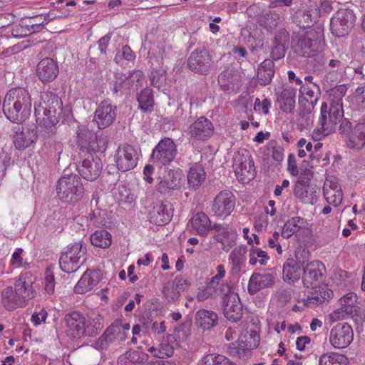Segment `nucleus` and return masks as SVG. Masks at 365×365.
<instances>
[{
    "instance_id": "nucleus-1",
    "label": "nucleus",
    "mask_w": 365,
    "mask_h": 365,
    "mask_svg": "<svg viewBox=\"0 0 365 365\" xmlns=\"http://www.w3.org/2000/svg\"><path fill=\"white\" fill-rule=\"evenodd\" d=\"M329 93L330 106L323 103L317 128L312 133L314 140H320L335 130L336 125L344 116L342 98L346 95L347 87L341 84L327 90Z\"/></svg>"
},
{
    "instance_id": "nucleus-2",
    "label": "nucleus",
    "mask_w": 365,
    "mask_h": 365,
    "mask_svg": "<svg viewBox=\"0 0 365 365\" xmlns=\"http://www.w3.org/2000/svg\"><path fill=\"white\" fill-rule=\"evenodd\" d=\"M62 114V102L51 92H45L41 95V101L35 108L36 121L40 128V135L45 137L53 135L56 132V124Z\"/></svg>"
},
{
    "instance_id": "nucleus-3",
    "label": "nucleus",
    "mask_w": 365,
    "mask_h": 365,
    "mask_svg": "<svg viewBox=\"0 0 365 365\" xmlns=\"http://www.w3.org/2000/svg\"><path fill=\"white\" fill-rule=\"evenodd\" d=\"M31 99L27 90L16 87L6 94L2 110L6 117L14 123L25 120L31 113Z\"/></svg>"
},
{
    "instance_id": "nucleus-4",
    "label": "nucleus",
    "mask_w": 365,
    "mask_h": 365,
    "mask_svg": "<svg viewBox=\"0 0 365 365\" xmlns=\"http://www.w3.org/2000/svg\"><path fill=\"white\" fill-rule=\"evenodd\" d=\"M56 192L61 201L74 203L82 198L84 188L81 178L75 174H71L62 176L58 180Z\"/></svg>"
},
{
    "instance_id": "nucleus-5",
    "label": "nucleus",
    "mask_w": 365,
    "mask_h": 365,
    "mask_svg": "<svg viewBox=\"0 0 365 365\" xmlns=\"http://www.w3.org/2000/svg\"><path fill=\"white\" fill-rule=\"evenodd\" d=\"M339 132L345 135L349 148L359 151L365 147V123H358L354 127L346 118L339 122Z\"/></svg>"
},
{
    "instance_id": "nucleus-6",
    "label": "nucleus",
    "mask_w": 365,
    "mask_h": 365,
    "mask_svg": "<svg viewBox=\"0 0 365 365\" xmlns=\"http://www.w3.org/2000/svg\"><path fill=\"white\" fill-rule=\"evenodd\" d=\"M86 253V248L82 242L69 245L67 250L62 252L59 259L61 270L66 273H73L77 271L81 263L85 260Z\"/></svg>"
},
{
    "instance_id": "nucleus-7",
    "label": "nucleus",
    "mask_w": 365,
    "mask_h": 365,
    "mask_svg": "<svg viewBox=\"0 0 365 365\" xmlns=\"http://www.w3.org/2000/svg\"><path fill=\"white\" fill-rule=\"evenodd\" d=\"M238 181L248 182L255 178V168L254 161L249 150L241 149L235 153L232 165Z\"/></svg>"
},
{
    "instance_id": "nucleus-8",
    "label": "nucleus",
    "mask_w": 365,
    "mask_h": 365,
    "mask_svg": "<svg viewBox=\"0 0 365 365\" xmlns=\"http://www.w3.org/2000/svg\"><path fill=\"white\" fill-rule=\"evenodd\" d=\"M321 46L318 34L310 30L305 34L297 36L292 41V48L294 53L302 57H311L315 55Z\"/></svg>"
},
{
    "instance_id": "nucleus-9",
    "label": "nucleus",
    "mask_w": 365,
    "mask_h": 365,
    "mask_svg": "<svg viewBox=\"0 0 365 365\" xmlns=\"http://www.w3.org/2000/svg\"><path fill=\"white\" fill-rule=\"evenodd\" d=\"M356 16L351 9H339L331 19V34L337 37H343L349 34L355 24Z\"/></svg>"
},
{
    "instance_id": "nucleus-10",
    "label": "nucleus",
    "mask_w": 365,
    "mask_h": 365,
    "mask_svg": "<svg viewBox=\"0 0 365 365\" xmlns=\"http://www.w3.org/2000/svg\"><path fill=\"white\" fill-rule=\"evenodd\" d=\"M213 63L212 55L205 48L195 49L187 61V66L192 72L205 76L210 73Z\"/></svg>"
},
{
    "instance_id": "nucleus-11",
    "label": "nucleus",
    "mask_w": 365,
    "mask_h": 365,
    "mask_svg": "<svg viewBox=\"0 0 365 365\" xmlns=\"http://www.w3.org/2000/svg\"><path fill=\"white\" fill-rule=\"evenodd\" d=\"M81 155L85 158L81 164L78 166L79 174L87 180L93 181L96 180L101 173L102 163L101 159L95 155L93 151H88L87 153Z\"/></svg>"
},
{
    "instance_id": "nucleus-12",
    "label": "nucleus",
    "mask_w": 365,
    "mask_h": 365,
    "mask_svg": "<svg viewBox=\"0 0 365 365\" xmlns=\"http://www.w3.org/2000/svg\"><path fill=\"white\" fill-rule=\"evenodd\" d=\"M325 267L319 261H312L304 267L302 273V282L304 287L312 289L319 287L324 282Z\"/></svg>"
},
{
    "instance_id": "nucleus-13",
    "label": "nucleus",
    "mask_w": 365,
    "mask_h": 365,
    "mask_svg": "<svg viewBox=\"0 0 365 365\" xmlns=\"http://www.w3.org/2000/svg\"><path fill=\"white\" fill-rule=\"evenodd\" d=\"M138 160L137 150L130 144L120 145L116 150L115 161L119 170L125 172L134 168Z\"/></svg>"
},
{
    "instance_id": "nucleus-14",
    "label": "nucleus",
    "mask_w": 365,
    "mask_h": 365,
    "mask_svg": "<svg viewBox=\"0 0 365 365\" xmlns=\"http://www.w3.org/2000/svg\"><path fill=\"white\" fill-rule=\"evenodd\" d=\"M176 154V144L171 138H165L153 149L151 158L154 162L168 165L174 160Z\"/></svg>"
},
{
    "instance_id": "nucleus-15",
    "label": "nucleus",
    "mask_w": 365,
    "mask_h": 365,
    "mask_svg": "<svg viewBox=\"0 0 365 365\" xmlns=\"http://www.w3.org/2000/svg\"><path fill=\"white\" fill-rule=\"evenodd\" d=\"M116 115L117 107L113 106L109 100H104L96 108L93 121L99 129H104L114 123Z\"/></svg>"
},
{
    "instance_id": "nucleus-16",
    "label": "nucleus",
    "mask_w": 365,
    "mask_h": 365,
    "mask_svg": "<svg viewBox=\"0 0 365 365\" xmlns=\"http://www.w3.org/2000/svg\"><path fill=\"white\" fill-rule=\"evenodd\" d=\"M353 338L351 327L347 323H339L331 329L329 341L334 347L343 349L351 343Z\"/></svg>"
},
{
    "instance_id": "nucleus-17",
    "label": "nucleus",
    "mask_w": 365,
    "mask_h": 365,
    "mask_svg": "<svg viewBox=\"0 0 365 365\" xmlns=\"http://www.w3.org/2000/svg\"><path fill=\"white\" fill-rule=\"evenodd\" d=\"M235 207V197L230 190L220 192L213 200L212 212L217 217H226Z\"/></svg>"
},
{
    "instance_id": "nucleus-18",
    "label": "nucleus",
    "mask_w": 365,
    "mask_h": 365,
    "mask_svg": "<svg viewBox=\"0 0 365 365\" xmlns=\"http://www.w3.org/2000/svg\"><path fill=\"white\" fill-rule=\"evenodd\" d=\"M66 332L71 338H81L85 336L86 319L79 312H72L64 317Z\"/></svg>"
},
{
    "instance_id": "nucleus-19",
    "label": "nucleus",
    "mask_w": 365,
    "mask_h": 365,
    "mask_svg": "<svg viewBox=\"0 0 365 365\" xmlns=\"http://www.w3.org/2000/svg\"><path fill=\"white\" fill-rule=\"evenodd\" d=\"M190 285V282L182 277H176L174 280L165 284L162 293L166 301L169 303H175L180 297V293L186 291Z\"/></svg>"
},
{
    "instance_id": "nucleus-20",
    "label": "nucleus",
    "mask_w": 365,
    "mask_h": 365,
    "mask_svg": "<svg viewBox=\"0 0 365 365\" xmlns=\"http://www.w3.org/2000/svg\"><path fill=\"white\" fill-rule=\"evenodd\" d=\"M36 281L35 276L31 272H25L19 275L16 281L14 289L27 304L28 301L35 297L36 291L34 283Z\"/></svg>"
},
{
    "instance_id": "nucleus-21",
    "label": "nucleus",
    "mask_w": 365,
    "mask_h": 365,
    "mask_svg": "<svg viewBox=\"0 0 365 365\" xmlns=\"http://www.w3.org/2000/svg\"><path fill=\"white\" fill-rule=\"evenodd\" d=\"M214 132L211 121L205 117H200L189 127L188 134L191 138L205 141L210 138Z\"/></svg>"
},
{
    "instance_id": "nucleus-22",
    "label": "nucleus",
    "mask_w": 365,
    "mask_h": 365,
    "mask_svg": "<svg viewBox=\"0 0 365 365\" xmlns=\"http://www.w3.org/2000/svg\"><path fill=\"white\" fill-rule=\"evenodd\" d=\"M59 68L57 62L51 58H44L36 66V74L43 83L53 81L58 75Z\"/></svg>"
},
{
    "instance_id": "nucleus-23",
    "label": "nucleus",
    "mask_w": 365,
    "mask_h": 365,
    "mask_svg": "<svg viewBox=\"0 0 365 365\" xmlns=\"http://www.w3.org/2000/svg\"><path fill=\"white\" fill-rule=\"evenodd\" d=\"M13 143L17 150H24L34 143L36 138L32 132L19 123L13 128Z\"/></svg>"
},
{
    "instance_id": "nucleus-24",
    "label": "nucleus",
    "mask_w": 365,
    "mask_h": 365,
    "mask_svg": "<svg viewBox=\"0 0 365 365\" xmlns=\"http://www.w3.org/2000/svg\"><path fill=\"white\" fill-rule=\"evenodd\" d=\"M101 275L99 269L86 270L75 286V292L84 294L91 290L101 281Z\"/></svg>"
},
{
    "instance_id": "nucleus-25",
    "label": "nucleus",
    "mask_w": 365,
    "mask_h": 365,
    "mask_svg": "<svg viewBox=\"0 0 365 365\" xmlns=\"http://www.w3.org/2000/svg\"><path fill=\"white\" fill-rule=\"evenodd\" d=\"M358 297L356 294L349 292L344 295L340 299V304L346 310L351 314V319L356 322L359 323L364 320L365 315L363 313L361 307L357 303Z\"/></svg>"
},
{
    "instance_id": "nucleus-26",
    "label": "nucleus",
    "mask_w": 365,
    "mask_h": 365,
    "mask_svg": "<svg viewBox=\"0 0 365 365\" xmlns=\"http://www.w3.org/2000/svg\"><path fill=\"white\" fill-rule=\"evenodd\" d=\"M180 182V177L178 171L169 170L165 175L159 178L156 189L161 194L169 195L172 190L178 189Z\"/></svg>"
},
{
    "instance_id": "nucleus-27",
    "label": "nucleus",
    "mask_w": 365,
    "mask_h": 365,
    "mask_svg": "<svg viewBox=\"0 0 365 365\" xmlns=\"http://www.w3.org/2000/svg\"><path fill=\"white\" fill-rule=\"evenodd\" d=\"M273 274L265 273H253L250 278L247 289L250 294H255L259 290L272 287L274 284Z\"/></svg>"
},
{
    "instance_id": "nucleus-28",
    "label": "nucleus",
    "mask_w": 365,
    "mask_h": 365,
    "mask_svg": "<svg viewBox=\"0 0 365 365\" xmlns=\"http://www.w3.org/2000/svg\"><path fill=\"white\" fill-rule=\"evenodd\" d=\"M173 216L172 204L169 201H162L160 205L155 206L150 212V222L163 225L168 223Z\"/></svg>"
},
{
    "instance_id": "nucleus-29",
    "label": "nucleus",
    "mask_w": 365,
    "mask_h": 365,
    "mask_svg": "<svg viewBox=\"0 0 365 365\" xmlns=\"http://www.w3.org/2000/svg\"><path fill=\"white\" fill-rule=\"evenodd\" d=\"M310 178L300 176L296 182L294 189V194L296 197L304 203H312L313 187L309 185Z\"/></svg>"
},
{
    "instance_id": "nucleus-30",
    "label": "nucleus",
    "mask_w": 365,
    "mask_h": 365,
    "mask_svg": "<svg viewBox=\"0 0 365 365\" xmlns=\"http://www.w3.org/2000/svg\"><path fill=\"white\" fill-rule=\"evenodd\" d=\"M1 302L6 309L9 311L25 307L27 304L23 298L17 294L16 289L11 286L6 287L2 291Z\"/></svg>"
},
{
    "instance_id": "nucleus-31",
    "label": "nucleus",
    "mask_w": 365,
    "mask_h": 365,
    "mask_svg": "<svg viewBox=\"0 0 365 365\" xmlns=\"http://www.w3.org/2000/svg\"><path fill=\"white\" fill-rule=\"evenodd\" d=\"M225 317L230 321L236 322L241 319L243 315L242 305L238 295H233L229 302L222 304Z\"/></svg>"
},
{
    "instance_id": "nucleus-32",
    "label": "nucleus",
    "mask_w": 365,
    "mask_h": 365,
    "mask_svg": "<svg viewBox=\"0 0 365 365\" xmlns=\"http://www.w3.org/2000/svg\"><path fill=\"white\" fill-rule=\"evenodd\" d=\"M126 339V334L123 331V328L120 324H112L107 328L104 334L98 339V344L101 346H107L110 343L113 342L115 339H118L121 341H125Z\"/></svg>"
},
{
    "instance_id": "nucleus-33",
    "label": "nucleus",
    "mask_w": 365,
    "mask_h": 365,
    "mask_svg": "<svg viewBox=\"0 0 365 365\" xmlns=\"http://www.w3.org/2000/svg\"><path fill=\"white\" fill-rule=\"evenodd\" d=\"M296 96V88L292 86H287L283 88L281 94L277 98L282 111L290 113H293L295 108Z\"/></svg>"
},
{
    "instance_id": "nucleus-34",
    "label": "nucleus",
    "mask_w": 365,
    "mask_h": 365,
    "mask_svg": "<svg viewBox=\"0 0 365 365\" xmlns=\"http://www.w3.org/2000/svg\"><path fill=\"white\" fill-rule=\"evenodd\" d=\"M300 98L303 97L306 101L304 105L314 108L321 92L319 86L317 83H304L299 88Z\"/></svg>"
},
{
    "instance_id": "nucleus-35",
    "label": "nucleus",
    "mask_w": 365,
    "mask_h": 365,
    "mask_svg": "<svg viewBox=\"0 0 365 365\" xmlns=\"http://www.w3.org/2000/svg\"><path fill=\"white\" fill-rule=\"evenodd\" d=\"M148 355L141 350L130 349L118 359V365H140L148 360Z\"/></svg>"
},
{
    "instance_id": "nucleus-36",
    "label": "nucleus",
    "mask_w": 365,
    "mask_h": 365,
    "mask_svg": "<svg viewBox=\"0 0 365 365\" xmlns=\"http://www.w3.org/2000/svg\"><path fill=\"white\" fill-rule=\"evenodd\" d=\"M326 201L334 207L339 205L342 201L343 193L337 182H326L323 187Z\"/></svg>"
},
{
    "instance_id": "nucleus-37",
    "label": "nucleus",
    "mask_w": 365,
    "mask_h": 365,
    "mask_svg": "<svg viewBox=\"0 0 365 365\" xmlns=\"http://www.w3.org/2000/svg\"><path fill=\"white\" fill-rule=\"evenodd\" d=\"M274 75V63L270 59L264 60L257 68V81L261 86L269 85Z\"/></svg>"
},
{
    "instance_id": "nucleus-38",
    "label": "nucleus",
    "mask_w": 365,
    "mask_h": 365,
    "mask_svg": "<svg viewBox=\"0 0 365 365\" xmlns=\"http://www.w3.org/2000/svg\"><path fill=\"white\" fill-rule=\"evenodd\" d=\"M247 248L245 245L235 247L230 254L229 260L232 263L231 272L238 274L245 266V255Z\"/></svg>"
},
{
    "instance_id": "nucleus-39",
    "label": "nucleus",
    "mask_w": 365,
    "mask_h": 365,
    "mask_svg": "<svg viewBox=\"0 0 365 365\" xmlns=\"http://www.w3.org/2000/svg\"><path fill=\"white\" fill-rule=\"evenodd\" d=\"M218 317L215 312L206 309H200L196 313L195 323L203 329L208 330L217 324Z\"/></svg>"
},
{
    "instance_id": "nucleus-40",
    "label": "nucleus",
    "mask_w": 365,
    "mask_h": 365,
    "mask_svg": "<svg viewBox=\"0 0 365 365\" xmlns=\"http://www.w3.org/2000/svg\"><path fill=\"white\" fill-rule=\"evenodd\" d=\"M191 224L192 227L200 235H207L211 230V221L202 212H197L192 217Z\"/></svg>"
},
{
    "instance_id": "nucleus-41",
    "label": "nucleus",
    "mask_w": 365,
    "mask_h": 365,
    "mask_svg": "<svg viewBox=\"0 0 365 365\" xmlns=\"http://www.w3.org/2000/svg\"><path fill=\"white\" fill-rule=\"evenodd\" d=\"M311 289L313 290V292H312L310 302L315 304L329 302L333 295V292L324 282L319 285V287H313Z\"/></svg>"
},
{
    "instance_id": "nucleus-42",
    "label": "nucleus",
    "mask_w": 365,
    "mask_h": 365,
    "mask_svg": "<svg viewBox=\"0 0 365 365\" xmlns=\"http://www.w3.org/2000/svg\"><path fill=\"white\" fill-rule=\"evenodd\" d=\"M302 267L299 266L293 259H287L283 265V277L292 282L297 281L302 276Z\"/></svg>"
},
{
    "instance_id": "nucleus-43",
    "label": "nucleus",
    "mask_w": 365,
    "mask_h": 365,
    "mask_svg": "<svg viewBox=\"0 0 365 365\" xmlns=\"http://www.w3.org/2000/svg\"><path fill=\"white\" fill-rule=\"evenodd\" d=\"M305 221L300 217H294L287 220L282 230V237L288 239L304 226Z\"/></svg>"
},
{
    "instance_id": "nucleus-44",
    "label": "nucleus",
    "mask_w": 365,
    "mask_h": 365,
    "mask_svg": "<svg viewBox=\"0 0 365 365\" xmlns=\"http://www.w3.org/2000/svg\"><path fill=\"white\" fill-rule=\"evenodd\" d=\"M138 108L143 112H151L154 106V97L150 88H144L138 96Z\"/></svg>"
},
{
    "instance_id": "nucleus-45",
    "label": "nucleus",
    "mask_w": 365,
    "mask_h": 365,
    "mask_svg": "<svg viewBox=\"0 0 365 365\" xmlns=\"http://www.w3.org/2000/svg\"><path fill=\"white\" fill-rule=\"evenodd\" d=\"M205 179V172L202 165H196L190 168L187 181L190 187L197 188Z\"/></svg>"
},
{
    "instance_id": "nucleus-46",
    "label": "nucleus",
    "mask_w": 365,
    "mask_h": 365,
    "mask_svg": "<svg viewBox=\"0 0 365 365\" xmlns=\"http://www.w3.org/2000/svg\"><path fill=\"white\" fill-rule=\"evenodd\" d=\"M91 242L93 245L101 247L107 248L111 245V235L106 230H96L90 237Z\"/></svg>"
},
{
    "instance_id": "nucleus-47",
    "label": "nucleus",
    "mask_w": 365,
    "mask_h": 365,
    "mask_svg": "<svg viewBox=\"0 0 365 365\" xmlns=\"http://www.w3.org/2000/svg\"><path fill=\"white\" fill-rule=\"evenodd\" d=\"M348 359L339 353H327L320 356L319 365H347Z\"/></svg>"
},
{
    "instance_id": "nucleus-48",
    "label": "nucleus",
    "mask_w": 365,
    "mask_h": 365,
    "mask_svg": "<svg viewBox=\"0 0 365 365\" xmlns=\"http://www.w3.org/2000/svg\"><path fill=\"white\" fill-rule=\"evenodd\" d=\"M96 138V136L93 133L90 131L87 128H79L77 133V141L78 145L81 146V148H84L86 150H82L81 155L83 153H87L88 151H91L89 147H88V144Z\"/></svg>"
},
{
    "instance_id": "nucleus-49",
    "label": "nucleus",
    "mask_w": 365,
    "mask_h": 365,
    "mask_svg": "<svg viewBox=\"0 0 365 365\" xmlns=\"http://www.w3.org/2000/svg\"><path fill=\"white\" fill-rule=\"evenodd\" d=\"M249 256V263L252 266L257 264V262L262 266L266 265L269 259V257L266 252L255 247H252Z\"/></svg>"
},
{
    "instance_id": "nucleus-50",
    "label": "nucleus",
    "mask_w": 365,
    "mask_h": 365,
    "mask_svg": "<svg viewBox=\"0 0 365 365\" xmlns=\"http://www.w3.org/2000/svg\"><path fill=\"white\" fill-rule=\"evenodd\" d=\"M287 38V36H275L274 38L271 50V56L274 60H278L284 56L286 48L284 42Z\"/></svg>"
},
{
    "instance_id": "nucleus-51",
    "label": "nucleus",
    "mask_w": 365,
    "mask_h": 365,
    "mask_svg": "<svg viewBox=\"0 0 365 365\" xmlns=\"http://www.w3.org/2000/svg\"><path fill=\"white\" fill-rule=\"evenodd\" d=\"M279 20V16L278 14L274 11H269L260 19L259 23L267 30L272 31L277 26Z\"/></svg>"
},
{
    "instance_id": "nucleus-52",
    "label": "nucleus",
    "mask_w": 365,
    "mask_h": 365,
    "mask_svg": "<svg viewBox=\"0 0 365 365\" xmlns=\"http://www.w3.org/2000/svg\"><path fill=\"white\" fill-rule=\"evenodd\" d=\"M299 103L302 104L303 108L299 112L298 121L302 127L306 128L313 123L314 115L312 114V110L314 108L306 106L301 101Z\"/></svg>"
},
{
    "instance_id": "nucleus-53",
    "label": "nucleus",
    "mask_w": 365,
    "mask_h": 365,
    "mask_svg": "<svg viewBox=\"0 0 365 365\" xmlns=\"http://www.w3.org/2000/svg\"><path fill=\"white\" fill-rule=\"evenodd\" d=\"M167 80L166 71L163 68L153 69L150 73L152 85L158 88L164 86Z\"/></svg>"
},
{
    "instance_id": "nucleus-54",
    "label": "nucleus",
    "mask_w": 365,
    "mask_h": 365,
    "mask_svg": "<svg viewBox=\"0 0 365 365\" xmlns=\"http://www.w3.org/2000/svg\"><path fill=\"white\" fill-rule=\"evenodd\" d=\"M216 294L222 299V304L229 302L233 295H238L234 292L233 287L228 282H222L216 289Z\"/></svg>"
},
{
    "instance_id": "nucleus-55",
    "label": "nucleus",
    "mask_w": 365,
    "mask_h": 365,
    "mask_svg": "<svg viewBox=\"0 0 365 365\" xmlns=\"http://www.w3.org/2000/svg\"><path fill=\"white\" fill-rule=\"evenodd\" d=\"M110 38H111V36L110 34H107L98 40V49L100 51L99 56H104L106 55V51H107V48L108 46V43L110 40ZM94 51H95V48H90L88 54L91 56V61H92L93 59L95 60L96 58H98V57L93 56H95ZM100 56H98V58Z\"/></svg>"
},
{
    "instance_id": "nucleus-56",
    "label": "nucleus",
    "mask_w": 365,
    "mask_h": 365,
    "mask_svg": "<svg viewBox=\"0 0 365 365\" xmlns=\"http://www.w3.org/2000/svg\"><path fill=\"white\" fill-rule=\"evenodd\" d=\"M339 79V74L335 70L327 71L322 81L325 88L330 89L336 86Z\"/></svg>"
},
{
    "instance_id": "nucleus-57",
    "label": "nucleus",
    "mask_w": 365,
    "mask_h": 365,
    "mask_svg": "<svg viewBox=\"0 0 365 365\" xmlns=\"http://www.w3.org/2000/svg\"><path fill=\"white\" fill-rule=\"evenodd\" d=\"M298 25L301 28H309L310 27L314 20L312 19V14L308 11H300L297 16Z\"/></svg>"
},
{
    "instance_id": "nucleus-58",
    "label": "nucleus",
    "mask_w": 365,
    "mask_h": 365,
    "mask_svg": "<svg viewBox=\"0 0 365 365\" xmlns=\"http://www.w3.org/2000/svg\"><path fill=\"white\" fill-rule=\"evenodd\" d=\"M103 329L102 324L98 322L93 319L92 322L86 319V326L85 336H95L99 334Z\"/></svg>"
},
{
    "instance_id": "nucleus-59",
    "label": "nucleus",
    "mask_w": 365,
    "mask_h": 365,
    "mask_svg": "<svg viewBox=\"0 0 365 365\" xmlns=\"http://www.w3.org/2000/svg\"><path fill=\"white\" fill-rule=\"evenodd\" d=\"M217 274L212 277L210 281L207 284V287L210 288H215L218 285L220 286V280L225 277V269L224 265L219 264L216 267Z\"/></svg>"
},
{
    "instance_id": "nucleus-60",
    "label": "nucleus",
    "mask_w": 365,
    "mask_h": 365,
    "mask_svg": "<svg viewBox=\"0 0 365 365\" xmlns=\"http://www.w3.org/2000/svg\"><path fill=\"white\" fill-rule=\"evenodd\" d=\"M297 146L299 148L298 151V156L299 158H304L306 156L307 153L304 151V149H303V147L305 146L307 151L310 153V158L314 159L315 157L314 156V153L312 152V144L311 142L307 143L306 139L301 138L297 143Z\"/></svg>"
},
{
    "instance_id": "nucleus-61",
    "label": "nucleus",
    "mask_w": 365,
    "mask_h": 365,
    "mask_svg": "<svg viewBox=\"0 0 365 365\" xmlns=\"http://www.w3.org/2000/svg\"><path fill=\"white\" fill-rule=\"evenodd\" d=\"M294 262L302 267V271L304 267L309 263V252L305 250H298L295 253V259H293Z\"/></svg>"
},
{
    "instance_id": "nucleus-62",
    "label": "nucleus",
    "mask_w": 365,
    "mask_h": 365,
    "mask_svg": "<svg viewBox=\"0 0 365 365\" xmlns=\"http://www.w3.org/2000/svg\"><path fill=\"white\" fill-rule=\"evenodd\" d=\"M345 309L341 306L339 309L334 310L332 313L329 314V320L332 322H336L339 320L346 319L347 317L351 318V314L344 311Z\"/></svg>"
},
{
    "instance_id": "nucleus-63",
    "label": "nucleus",
    "mask_w": 365,
    "mask_h": 365,
    "mask_svg": "<svg viewBox=\"0 0 365 365\" xmlns=\"http://www.w3.org/2000/svg\"><path fill=\"white\" fill-rule=\"evenodd\" d=\"M271 106V101L264 98L262 101L259 98H256L254 104V109L256 111H262V113L264 115H267L269 113V109Z\"/></svg>"
},
{
    "instance_id": "nucleus-64",
    "label": "nucleus",
    "mask_w": 365,
    "mask_h": 365,
    "mask_svg": "<svg viewBox=\"0 0 365 365\" xmlns=\"http://www.w3.org/2000/svg\"><path fill=\"white\" fill-rule=\"evenodd\" d=\"M355 101L357 106L365 109V86L358 87L354 93Z\"/></svg>"
}]
</instances>
